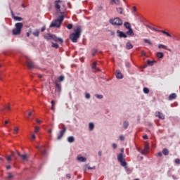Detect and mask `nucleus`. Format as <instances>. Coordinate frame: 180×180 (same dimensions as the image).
<instances>
[{
  "label": "nucleus",
  "instance_id": "ea45409f",
  "mask_svg": "<svg viewBox=\"0 0 180 180\" xmlns=\"http://www.w3.org/2000/svg\"><path fill=\"white\" fill-rule=\"evenodd\" d=\"M7 161H12V156L11 155H7L6 156Z\"/></svg>",
  "mask_w": 180,
  "mask_h": 180
},
{
  "label": "nucleus",
  "instance_id": "13d9d810",
  "mask_svg": "<svg viewBox=\"0 0 180 180\" xmlns=\"http://www.w3.org/2000/svg\"><path fill=\"white\" fill-rule=\"evenodd\" d=\"M44 30H46V26L41 27V32H44Z\"/></svg>",
  "mask_w": 180,
  "mask_h": 180
},
{
  "label": "nucleus",
  "instance_id": "393cba45",
  "mask_svg": "<svg viewBox=\"0 0 180 180\" xmlns=\"http://www.w3.org/2000/svg\"><path fill=\"white\" fill-rule=\"evenodd\" d=\"M55 85H56V88L58 89V92H61V84H58V82H56Z\"/></svg>",
  "mask_w": 180,
  "mask_h": 180
},
{
  "label": "nucleus",
  "instance_id": "b1692460",
  "mask_svg": "<svg viewBox=\"0 0 180 180\" xmlns=\"http://www.w3.org/2000/svg\"><path fill=\"white\" fill-rule=\"evenodd\" d=\"M68 143H74V141H75V138H74V136H69L68 138Z\"/></svg>",
  "mask_w": 180,
  "mask_h": 180
},
{
  "label": "nucleus",
  "instance_id": "58836bf2",
  "mask_svg": "<svg viewBox=\"0 0 180 180\" xmlns=\"http://www.w3.org/2000/svg\"><path fill=\"white\" fill-rule=\"evenodd\" d=\"M112 2L115 3V5H120V0H114Z\"/></svg>",
  "mask_w": 180,
  "mask_h": 180
},
{
  "label": "nucleus",
  "instance_id": "39448f33",
  "mask_svg": "<svg viewBox=\"0 0 180 180\" xmlns=\"http://www.w3.org/2000/svg\"><path fill=\"white\" fill-rule=\"evenodd\" d=\"M117 160L120 162L122 167H127V162H126L123 153H120L117 155Z\"/></svg>",
  "mask_w": 180,
  "mask_h": 180
},
{
  "label": "nucleus",
  "instance_id": "49530a36",
  "mask_svg": "<svg viewBox=\"0 0 180 180\" xmlns=\"http://www.w3.org/2000/svg\"><path fill=\"white\" fill-rule=\"evenodd\" d=\"M151 30H153V32H161V30H157L154 27H150Z\"/></svg>",
  "mask_w": 180,
  "mask_h": 180
},
{
  "label": "nucleus",
  "instance_id": "de8ad7c7",
  "mask_svg": "<svg viewBox=\"0 0 180 180\" xmlns=\"http://www.w3.org/2000/svg\"><path fill=\"white\" fill-rule=\"evenodd\" d=\"M148 65H153L154 62L153 61L148 60Z\"/></svg>",
  "mask_w": 180,
  "mask_h": 180
},
{
  "label": "nucleus",
  "instance_id": "4468645a",
  "mask_svg": "<svg viewBox=\"0 0 180 180\" xmlns=\"http://www.w3.org/2000/svg\"><path fill=\"white\" fill-rule=\"evenodd\" d=\"M158 49H164L165 50H167L168 51H171V49H168V47L164 44H160L158 45Z\"/></svg>",
  "mask_w": 180,
  "mask_h": 180
},
{
  "label": "nucleus",
  "instance_id": "a878e982",
  "mask_svg": "<svg viewBox=\"0 0 180 180\" xmlns=\"http://www.w3.org/2000/svg\"><path fill=\"white\" fill-rule=\"evenodd\" d=\"M162 153L164 155H168L169 154V150H168L167 148H164Z\"/></svg>",
  "mask_w": 180,
  "mask_h": 180
},
{
  "label": "nucleus",
  "instance_id": "3c124183",
  "mask_svg": "<svg viewBox=\"0 0 180 180\" xmlns=\"http://www.w3.org/2000/svg\"><path fill=\"white\" fill-rule=\"evenodd\" d=\"M66 177L68 178V179H71V174H68L66 175Z\"/></svg>",
  "mask_w": 180,
  "mask_h": 180
},
{
  "label": "nucleus",
  "instance_id": "0e129e2a",
  "mask_svg": "<svg viewBox=\"0 0 180 180\" xmlns=\"http://www.w3.org/2000/svg\"><path fill=\"white\" fill-rule=\"evenodd\" d=\"M6 109H7V110H11V106L9 105L6 106Z\"/></svg>",
  "mask_w": 180,
  "mask_h": 180
},
{
  "label": "nucleus",
  "instance_id": "423d86ee",
  "mask_svg": "<svg viewBox=\"0 0 180 180\" xmlns=\"http://www.w3.org/2000/svg\"><path fill=\"white\" fill-rule=\"evenodd\" d=\"M12 157L15 158L16 160V155H18V157H20L21 160H23V161H27L28 157L27 154L21 155L18 151H17L15 153L11 154Z\"/></svg>",
  "mask_w": 180,
  "mask_h": 180
},
{
  "label": "nucleus",
  "instance_id": "6e6d98bb",
  "mask_svg": "<svg viewBox=\"0 0 180 180\" xmlns=\"http://www.w3.org/2000/svg\"><path fill=\"white\" fill-rule=\"evenodd\" d=\"M120 140H121L122 141H123V140H124V136H123V135H121L120 136Z\"/></svg>",
  "mask_w": 180,
  "mask_h": 180
},
{
  "label": "nucleus",
  "instance_id": "5701e85b",
  "mask_svg": "<svg viewBox=\"0 0 180 180\" xmlns=\"http://www.w3.org/2000/svg\"><path fill=\"white\" fill-rule=\"evenodd\" d=\"M32 34H33L34 36H35L36 37H39V34H40V31H39V30H35L33 32Z\"/></svg>",
  "mask_w": 180,
  "mask_h": 180
},
{
  "label": "nucleus",
  "instance_id": "aec40b11",
  "mask_svg": "<svg viewBox=\"0 0 180 180\" xmlns=\"http://www.w3.org/2000/svg\"><path fill=\"white\" fill-rule=\"evenodd\" d=\"M124 27H125V29H131V25H130V22H125L124 23Z\"/></svg>",
  "mask_w": 180,
  "mask_h": 180
},
{
  "label": "nucleus",
  "instance_id": "cd10ccee",
  "mask_svg": "<svg viewBox=\"0 0 180 180\" xmlns=\"http://www.w3.org/2000/svg\"><path fill=\"white\" fill-rule=\"evenodd\" d=\"M160 32L163 33V34H165L166 36H167V37H172L171 34L166 32L165 30H160Z\"/></svg>",
  "mask_w": 180,
  "mask_h": 180
},
{
  "label": "nucleus",
  "instance_id": "4d7b16f0",
  "mask_svg": "<svg viewBox=\"0 0 180 180\" xmlns=\"http://www.w3.org/2000/svg\"><path fill=\"white\" fill-rule=\"evenodd\" d=\"M60 16H63V19H64V15H65V12H60Z\"/></svg>",
  "mask_w": 180,
  "mask_h": 180
},
{
  "label": "nucleus",
  "instance_id": "f3484780",
  "mask_svg": "<svg viewBox=\"0 0 180 180\" xmlns=\"http://www.w3.org/2000/svg\"><path fill=\"white\" fill-rule=\"evenodd\" d=\"M116 77L118 79H122V78H123V75L120 72V70H117Z\"/></svg>",
  "mask_w": 180,
  "mask_h": 180
},
{
  "label": "nucleus",
  "instance_id": "a211bd4d",
  "mask_svg": "<svg viewBox=\"0 0 180 180\" xmlns=\"http://www.w3.org/2000/svg\"><path fill=\"white\" fill-rule=\"evenodd\" d=\"M176 94L173 93L169 96L168 99L169 101H173V99H176Z\"/></svg>",
  "mask_w": 180,
  "mask_h": 180
},
{
  "label": "nucleus",
  "instance_id": "f03ea898",
  "mask_svg": "<svg viewBox=\"0 0 180 180\" xmlns=\"http://www.w3.org/2000/svg\"><path fill=\"white\" fill-rule=\"evenodd\" d=\"M15 28L13 30L12 33L14 36H18L22 32V29L23 28V23L22 22L15 23Z\"/></svg>",
  "mask_w": 180,
  "mask_h": 180
},
{
  "label": "nucleus",
  "instance_id": "680f3d73",
  "mask_svg": "<svg viewBox=\"0 0 180 180\" xmlns=\"http://www.w3.org/2000/svg\"><path fill=\"white\" fill-rule=\"evenodd\" d=\"M32 140H35L36 139V135L32 134Z\"/></svg>",
  "mask_w": 180,
  "mask_h": 180
},
{
  "label": "nucleus",
  "instance_id": "f257e3e1",
  "mask_svg": "<svg viewBox=\"0 0 180 180\" xmlns=\"http://www.w3.org/2000/svg\"><path fill=\"white\" fill-rule=\"evenodd\" d=\"M82 31V30L81 28V26H77L75 30V32L70 34V39L73 43H77V41H78V39H79L81 36Z\"/></svg>",
  "mask_w": 180,
  "mask_h": 180
},
{
  "label": "nucleus",
  "instance_id": "8fccbe9b",
  "mask_svg": "<svg viewBox=\"0 0 180 180\" xmlns=\"http://www.w3.org/2000/svg\"><path fill=\"white\" fill-rule=\"evenodd\" d=\"M146 153H147V151H146L145 150L141 151V153L142 154V155H146Z\"/></svg>",
  "mask_w": 180,
  "mask_h": 180
},
{
  "label": "nucleus",
  "instance_id": "f8f14e48",
  "mask_svg": "<svg viewBox=\"0 0 180 180\" xmlns=\"http://www.w3.org/2000/svg\"><path fill=\"white\" fill-rule=\"evenodd\" d=\"M60 0H57L55 1V8L57 9V11L58 12H60V4H60Z\"/></svg>",
  "mask_w": 180,
  "mask_h": 180
},
{
  "label": "nucleus",
  "instance_id": "603ef678",
  "mask_svg": "<svg viewBox=\"0 0 180 180\" xmlns=\"http://www.w3.org/2000/svg\"><path fill=\"white\" fill-rule=\"evenodd\" d=\"M36 122H37V123H38V124H41V120H40L39 119H36Z\"/></svg>",
  "mask_w": 180,
  "mask_h": 180
},
{
  "label": "nucleus",
  "instance_id": "20e7f679",
  "mask_svg": "<svg viewBox=\"0 0 180 180\" xmlns=\"http://www.w3.org/2000/svg\"><path fill=\"white\" fill-rule=\"evenodd\" d=\"M109 22L110 25H112V26H122V25H123V20L117 17L110 19Z\"/></svg>",
  "mask_w": 180,
  "mask_h": 180
},
{
  "label": "nucleus",
  "instance_id": "4be33fe9",
  "mask_svg": "<svg viewBox=\"0 0 180 180\" xmlns=\"http://www.w3.org/2000/svg\"><path fill=\"white\" fill-rule=\"evenodd\" d=\"M126 47L127 50H131V49H133V44H131L130 42H127Z\"/></svg>",
  "mask_w": 180,
  "mask_h": 180
},
{
  "label": "nucleus",
  "instance_id": "bf43d9fd",
  "mask_svg": "<svg viewBox=\"0 0 180 180\" xmlns=\"http://www.w3.org/2000/svg\"><path fill=\"white\" fill-rule=\"evenodd\" d=\"M158 157H162V153L161 152L158 153Z\"/></svg>",
  "mask_w": 180,
  "mask_h": 180
},
{
  "label": "nucleus",
  "instance_id": "37998d69",
  "mask_svg": "<svg viewBox=\"0 0 180 180\" xmlns=\"http://www.w3.org/2000/svg\"><path fill=\"white\" fill-rule=\"evenodd\" d=\"M58 80L60 82H63V81H64V76H60L58 77Z\"/></svg>",
  "mask_w": 180,
  "mask_h": 180
},
{
  "label": "nucleus",
  "instance_id": "4c0bfd02",
  "mask_svg": "<svg viewBox=\"0 0 180 180\" xmlns=\"http://www.w3.org/2000/svg\"><path fill=\"white\" fill-rule=\"evenodd\" d=\"M96 98H97L98 99H102L103 98V95H99V94H96L95 95Z\"/></svg>",
  "mask_w": 180,
  "mask_h": 180
},
{
  "label": "nucleus",
  "instance_id": "c9c22d12",
  "mask_svg": "<svg viewBox=\"0 0 180 180\" xmlns=\"http://www.w3.org/2000/svg\"><path fill=\"white\" fill-rule=\"evenodd\" d=\"M40 131V127H34V133H39Z\"/></svg>",
  "mask_w": 180,
  "mask_h": 180
},
{
  "label": "nucleus",
  "instance_id": "69168bd1",
  "mask_svg": "<svg viewBox=\"0 0 180 180\" xmlns=\"http://www.w3.org/2000/svg\"><path fill=\"white\" fill-rule=\"evenodd\" d=\"M51 105L54 106V103H55V102H54V101H53V100H52V101H51Z\"/></svg>",
  "mask_w": 180,
  "mask_h": 180
},
{
  "label": "nucleus",
  "instance_id": "79ce46f5",
  "mask_svg": "<svg viewBox=\"0 0 180 180\" xmlns=\"http://www.w3.org/2000/svg\"><path fill=\"white\" fill-rule=\"evenodd\" d=\"M85 98H86V99H89L91 98V94L86 93Z\"/></svg>",
  "mask_w": 180,
  "mask_h": 180
},
{
  "label": "nucleus",
  "instance_id": "f704fd0d",
  "mask_svg": "<svg viewBox=\"0 0 180 180\" xmlns=\"http://www.w3.org/2000/svg\"><path fill=\"white\" fill-rule=\"evenodd\" d=\"M143 92H144V94H150V89H148V88H147V87H144Z\"/></svg>",
  "mask_w": 180,
  "mask_h": 180
},
{
  "label": "nucleus",
  "instance_id": "1a4fd4ad",
  "mask_svg": "<svg viewBox=\"0 0 180 180\" xmlns=\"http://www.w3.org/2000/svg\"><path fill=\"white\" fill-rule=\"evenodd\" d=\"M41 153L42 155H47V152L46 151V148L44 146H38L36 147Z\"/></svg>",
  "mask_w": 180,
  "mask_h": 180
},
{
  "label": "nucleus",
  "instance_id": "7c9ffc66",
  "mask_svg": "<svg viewBox=\"0 0 180 180\" xmlns=\"http://www.w3.org/2000/svg\"><path fill=\"white\" fill-rule=\"evenodd\" d=\"M89 130L92 131L94 130V127H95V125L94 124V123L90 122L89 124Z\"/></svg>",
  "mask_w": 180,
  "mask_h": 180
},
{
  "label": "nucleus",
  "instance_id": "c756f323",
  "mask_svg": "<svg viewBox=\"0 0 180 180\" xmlns=\"http://www.w3.org/2000/svg\"><path fill=\"white\" fill-rule=\"evenodd\" d=\"M117 11L118 13H120V15H123V8H122V7L117 8Z\"/></svg>",
  "mask_w": 180,
  "mask_h": 180
},
{
  "label": "nucleus",
  "instance_id": "412c9836",
  "mask_svg": "<svg viewBox=\"0 0 180 180\" xmlns=\"http://www.w3.org/2000/svg\"><path fill=\"white\" fill-rule=\"evenodd\" d=\"M156 56L158 58H164V53L162 52L156 53Z\"/></svg>",
  "mask_w": 180,
  "mask_h": 180
},
{
  "label": "nucleus",
  "instance_id": "c03bdc74",
  "mask_svg": "<svg viewBox=\"0 0 180 180\" xmlns=\"http://www.w3.org/2000/svg\"><path fill=\"white\" fill-rule=\"evenodd\" d=\"M67 28L69 30H71V29H72V24H68V26H67Z\"/></svg>",
  "mask_w": 180,
  "mask_h": 180
},
{
  "label": "nucleus",
  "instance_id": "a18cd8bd",
  "mask_svg": "<svg viewBox=\"0 0 180 180\" xmlns=\"http://www.w3.org/2000/svg\"><path fill=\"white\" fill-rule=\"evenodd\" d=\"M96 68V62L93 63L92 69L95 70Z\"/></svg>",
  "mask_w": 180,
  "mask_h": 180
},
{
  "label": "nucleus",
  "instance_id": "dca6fc26",
  "mask_svg": "<svg viewBox=\"0 0 180 180\" xmlns=\"http://www.w3.org/2000/svg\"><path fill=\"white\" fill-rule=\"evenodd\" d=\"M126 34H128V36H134V32H133V29L131 28L128 29Z\"/></svg>",
  "mask_w": 180,
  "mask_h": 180
},
{
  "label": "nucleus",
  "instance_id": "6ab92c4d",
  "mask_svg": "<svg viewBox=\"0 0 180 180\" xmlns=\"http://www.w3.org/2000/svg\"><path fill=\"white\" fill-rule=\"evenodd\" d=\"M77 160L78 161H79L80 162H85L86 161V158H84L82 156H78L77 157Z\"/></svg>",
  "mask_w": 180,
  "mask_h": 180
},
{
  "label": "nucleus",
  "instance_id": "774afa93",
  "mask_svg": "<svg viewBox=\"0 0 180 180\" xmlns=\"http://www.w3.org/2000/svg\"><path fill=\"white\" fill-rule=\"evenodd\" d=\"M126 66L127 67H130V63L129 62L126 63Z\"/></svg>",
  "mask_w": 180,
  "mask_h": 180
},
{
  "label": "nucleus",
  "instance_id": "9d476101",
  "mask_svg": "<svg viewBox=\"0 0 180 180\" xmlns=\"http://www.w3.org/2000/svg\"><path fill=\"white\" fill-rule=\"evenodd\" d=\"M155 116L156 117H159V119H161L162 120H164V119H165V115H164V114H162V112L157 111L155 113Z\"/></svg>",
  "mask_w": 180,
  "mask_h": 180
},
{
  "label": "nucleus",
  "instance_id": "c85d7f7f",
  "mask_svg": "<svg viewBox=\"0 0 180 180\" xmlns=\"http://www.w3.org/2000/svg\"><path fill=\"white\" fill-rule=\"evenodd\" d=\"M143 41L144 43H147V44H149V46H153V43H151V41L148 39H144Z\"/></svg>",
  "mask_w": 180,
  "mask_h": 180
},
{
  "label": "nucleus",
  "instance_id": "9b49d317",
  "mask_svg": "<svg viewBox=\"0 0 180 180\" xmlns=\"http://www.w3.org/2000/svg\"><path fill=\"white\" fill-rule=\"evenodd\" d=\"M117 33L118 34V37H120V39H122V38L127 39V35L124 32H123L119 30H117Z\"/></svg>",
  "mask_w": 180,
  "mask_h": 180
},
{
  "label": "nucleus",
  "instance_id": "72a5a7b5",
  "mask_svg": "<svg viewBox=\"0 0 180 180\" xmlns=\"http://www.w3.org/2000/svg\"><path fill=\"white\" fill-rule=\"evenodd\" d=\"M148 150H150V146H148V144H145L144 150L148 152Z\"/></svg>",
  "mask_w": 180,
  "mask_h": 180
},
{
  "label": "nucleus",
  "instance_id": "2f4dec72",
  "mask_svg": "<svg viewBox=\"0 0 180 180\" xmlns=\"http://www.w3.org/2000/svg\"><path fill=\"white\" fill-rule=\"evenodd\" d=\"M18 131H19V128L17 127H15L14 129H13V134H18Z\"/></svg>",
  "mask_w": 180,
  "mask_h": 180
},
{
  "label": "nucleus",
  "instance_id": "6e6552de",
  "mask_svg": "<svg viewBox=\"0 0 180 180\" xmlns=\"http://www.w3.org/2000/svg\"><path fill=\"white\" fill-rule=\"evenodd\" d=\"M65 131H67V128L63 125V129L60 131V134L57 137V140H61L64 134H65Z\"/></svg>",
  "mask_w": 180,
  "mask_h": 180
},
{
  "label": "nucleus",
  "instance_id": "bb28decb",
  "mask_svg": "<svg viewBox=\"0 0 180 180\" xmlns=\"http://www.w3.org/2000/svg\"><path fill=\"white\" fill-rule=\"evenodd\" d=\"M53 35L48 34L47 35H46L44 37L46 40H53Z\"/></svg>",
  "mask_w": 180,
  "mask_h": 180
},
{
  "label": "nucleus",
  "instance_id": "a19ab883",
  "mask_svg": "<svg viewBox=\"0 0 180 180\" xmlns=\"http://www.w3.org/2000/svg\"><path fill=\"white\" fill-rule=\"evenodd\" d=\"M8 179H12V178H13V175H12V173H8Z\"/></svg>",
  "mask_w": 180,
  "mask_h": 180
},
{
  "label": "nucleus",
  "instance_id": "864d4df0",
  "mask_svg": "<svg viewBox=\"0 0 180 180\" xmlns=\"http://www.w3.org/2000/svg\"><path fill=\"white\" fill-rule=\"evenodd\" d=\"M143 139L144 140H148V136L144 135V136H143Z\"/></svg>",
  "mask_w": 180,
  "mask_h": 180
},
{
  "label": "nucleus",
  "instance_id": "e2e57ef3",
  "mask_svg": "<svg viewBox=\"0 0 180 180\" xmlns=\"http://www.w3.org/2000/svg\"><path fill=\"white\" fill-rule=\"evenodd\" d=\"M96 53H98V50L96 49V50H95V52L92 53V56H95L96 54Z\"/></svg>",
  "mask_w": 180,
  "mask_h": 180
},
{
  "label": "nucleus",
  "instance_id": "473e14b6",
  "mask_svg": "<svg viewBox=\"0 0 180 180\" xmlns=\"http://www.w3.org/2000/svg\"><path fill=\"white\" fill-rule=\"evenodd\" d=\"M123 127L125 129H127V127H129V122L125 121L123 124Z\"/></svg>",
  "mask_w": 180,
  "mask_h": 180
},
{
  "label": "nucleus",
  "instance_id": "0eeeda50",
  "mask_svg": "<svg viewBox=\"0 0 180 180\" xmlns=\"http://www.w3.org/2000/svg\"><path fill=\"white\" fill-rule=\"evenodd\" d=\"M26 63L29 70H33V68H34L35 67L34 63L30 60V59H29L27 57Z\"/></svg>",
  "mask_w": 180,
  "mask_h": 180
},
{
  "label": "nucleus",
  "instance_id": "5fc2aeb1",
  "mask_svg": "<svg viewBox=\"0 0 180 180\" xmlns=\"http://www.w3.org/2000/svg\"><path fill=\"white\" fill-rule=\"evenodd\" d=\"M112 148H114V149L117 148V145L116 143H113Z\"/></svg>",
  "mask_w": 180,
  "mask_h": 180
},
{
  "label": "nucleus",
  "instance_id": "052dcab7",
  "mask_svg": "<svg viewBox=\"0 0 180 180\" xmlns=\"http://www.w3.org/2000/svg\"><path fill=\"white\" fill-rule=\"evenodd\" d=\"M137 8L136 6H134L132 12H136Z\"/></svg>",
  "mask_w": 180,
  "mask_h": 180
},
{
  "label": "nucleus",
  "instance_id": "e433bc0d",
  "mask_svg": "<svg viewBox=\"0 0 180 180\" xmlns=\"http://www.w3.org/2000/svg\"><path fill=\"white\" fill-rule=\"evenodd\" d=\"M52 47H53L54 49H58V44L52 43Z\"/></svg>",
  "mask_w": 180,
  "mask_h": 180
},
{
  "label": "nucleus",
  "instance_id": "ddd939ff",
  "mask_svg": "<svg viewBox=\"0 0 180 180\" xmlns=\"http://www.w3.org/2000/svg\"><path fill=\"white\" fill-rule=\"evenodd\" d=\"M11 15L14 20H18V22H20V20H23V18H22L21 17L15 16V14L13 13V11H11Z\"/></svg>",
  "mask_w": 180,
  "mask_h": 180
},
{
  "label": "nucleus",
  "instance_id": "7ed1b4c3",
  "mask_svg": "<svg viewBox=\"0 0 180 180\" xmlns=\"http://www.w3.org/2000/svg\"><path fill=\"white\" fill-rule=\"evenodd\" d=\"M64 21V17L63 16H59L56 20H53L49 27H60L61 26V23Z\"/></svg>",
  "mask_w": 180,
  "mask_h": 180
},
{
  "label": "nucleus",
  "instance_id": "338daca9",
  "mask_svg": "<svg viewBox=\"0 0 180 180\" xmlns=\"http://www.w3.org/2000/svg\"><path fill=\"white\" fill-rule=\"evenodd\" d=\"M51 110H53V111H54L56 108H54V105H51Z\"/></svg>",
  "mask_w": 180,
  "mask_h": 180
},
{
  "label": "nucleus",
  "instance_id": "2eb2a0df",
  "mask_svg": "<svg viewBox=\"0 0 180 180\" xmlns=\"http://www.w3.org/2000/svg\"><path fill=\"white\" fill-rule=\"evenodd\" d=\"M52 40H54V41H57V42H59V43H63V39H61V38H58V37H53V38H52Z\"/></svg>",
  "mask_w": 180,
  "mask_h": 180
},
{
  "label": "nucleus",
  "instance_id": "09e8293b",
  "mask_svg": "<svg viewBox=\"0 0 180 180\" xmlns=\"http://www.w3.org/2000/svg\"><path fill=\"white\" fill-rule=\"evenodd\" d=\"M175 163L178 164V165H180V160L179 159H176L175 160Z\"/></svg>",
  "mask_w": 180,
  "mask_h": 180
}]
</instances>
